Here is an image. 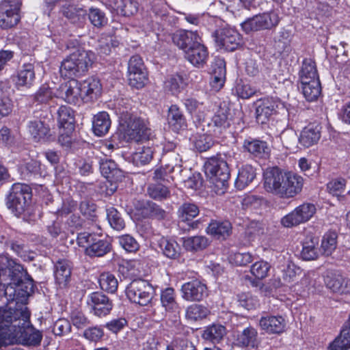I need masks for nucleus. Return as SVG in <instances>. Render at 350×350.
Segmentation results:
<instances>
[{
  "mask_svg": "<svg viewBox=\"0 0 350 350\" xmlns=\"http://www.w3.org/2000/svg\"><path fill=\"white\" fill-rule=\"evenodd\" d=\"M301 88L306 99L310 102L316 100L319 96L321 91L319 80L301 82Z\"/></svg>",
  "mask_w": 350,
  "mask_h": 350,
  "instance_id": "79ce46f5",
  "label": "nucleus"
},
{
  "mask_svg": "<svg viewBox=\"0 0 350 350\" xmlns=\"http://www.w3.org/2000/svg\"><path fill=\"white\" fill-rule=\"evenodd\" d=\"M280 21L278 12L271 10L247 18L241 23V27L246 33L271 29L279 24Z\"/></svg>",
  "mask_w": 350,
  "mask_h": 350,
  "instance_id": "6e6552de",
  "label": "nucleus"
},
{
  "mask_svg": "<svg viewBox=\"0 0 350 350\" xmlns=\"http://www.w3.org/2000/svg\"><path fill=\"white\" fill-rule=\"evenodd\" d=\"M187 111L198 122L203 121L206 116V107L202 102H199L193 98H187L183 100Z\"/></svg>",
  "mask_w": 350,
  "mask_h": 350,
  "instance_id": "cd10ccee",
  "label": "nucleus"
},
{
  "mask_svg": "<svg viewBox=\"0 0 350 350\" xmlns=\"http://www.w3.org/2000/svg\"><path fill=\"white\" fill-rule=\"evenodd\" d=\"M230 125V120L228 118V111L226 109L220 108L213 116L209 126L214 127L213 132L217 133H221L222 130L228 128Z\"/></svg>",
  "mask_w": 350,
  "mask_h": 350,
  "instance_id": "72a5a7b5",
  "label": "nucleus"
},
{
  "mask_svg": "<svg viewBox=\"0 0 350 350\" xmlns=\"http://www.w3.org/2000/svg\"><path fill=\"white\" fill-rule=\"evenodd\" d=\"M111 126V120L109 114L105 111L99 112L94 116L92 122L94 133L97 136L106 135Z\"/></svg>",
  "mask_w": 350,
  "mask_h": 350,
  "instance_id": "c756f323",
  "label": "nucleus"
},
{
  "mask_svg": "<svg viewBox=\"0 0 350 350\" xmlns=\"http://www.w3.org/2000/svg\"><path fill=\"white\" fill-rule=\"evenodd\" d=\"M146 71L142 58L137 55L132 56L128 63L127 73Z\"/></svg>",
  "mask_w": 350,
  "mask_h": 350,
  "instance_id": "774afa93",
  "label": "nucleus"
},
{
  "mask_svg": "<svg viewBox=\"0 0 350 350\" xmlns=\"http://www.w3.org/2000/svg\"><path fill=\"white\" fill-rule=\"evenodd\" d=\"M316 207L312 203H304L281 219V224L285 228H292L309 221L316 213Z\"/></svg>",
  "mask_w": 350,
  "mask_h": 350,
  "instance_id": "9d476101",
  "label": "nucleus"
},
{
  "mask_svg": "<svg viewBox=\"0 0 350 350\" xmlns=\"http://www.w3.org/2000/svg\"><path fill=\"white\" fill-rule=\"evenodd\" d=\"M213 36L216 45L228 51L236 50L241 43V36L234 29L224 27L214 31Z\"/></svg>",
  "mask_w": 350,
  "mask_h": 350,
  "instance_id": "f8f14e48",
  "label": "nucleus"
},
{
  "mask_svg": "<svg viewBox=\"0 0 350 350\" xmlns=\"http://www.w3.org/2000/svg\"><path fill=\"white\" fill-rule=\"evenodd\" d=\"M63 15L72 23H77L83 19L86 12L82 8H77L73 5H64L62 8Z\"/></svg>",
  "mask_w": 350,
  "mask_h": 350,
  "instance_id": "3c124183",
  "label": "nucleus"
},
{
  "mask_svg": "<svg viewBox=\"0 0 350 350\" xmlns=\"http://www.w3.org/2000/svg\"><path fill=\"white\" fill-rule=\"evenodd\" d=\"M347 181L342 178L333 179L327 184L328 192L338 198H344L341 193L345 191Z\"/></svg>",
  "mask_w": 350,
  "mask_h": 350,
  "instance_id": "13d9d810",
  "label": "nucleus"
},
{
  "mask_svg": "<svg viewBox=\"0 0 350 350\" xmlns=\"http://www.w3.org/2000/svg\"><path fill=\"white\" fill-rule=\"evenodd\" d=\"M30 312L25 306L0 308V347L21 344L39 346L42 333L30 323Z\"/></svg>",
  "mask_w": 350,
  "mask_h": 350,
  "instance_id": "f257e3e1",
  "label": "nucleus"
},
{
  "mask_svg": "<svg viewBox=\"0 0 350 350\" xmlns=\"http://www.w3.org/2000/svg\"><path fill=\"white\" fill-rule=\"evenodd\" d=\"M154 289L146 280L137 279L133 280L126 288L127 297L133 303L140 306H147L153 297Z\"/></svg>",
  "mask_w": 350,
  "mask_h": 350,
  "instance_id": "1a4fd4ad",
  "label": "nucleus"
},
{
  "mask_svg": "<svg viewBox=\"0 0 350 350\" xmlns=\"http://www.w3.org/2000/svg\"><path fill=\"white\" fill-rule=\"evenodd\" d=\"M265 190L282 198H293L304 185L301 176L291 172H284L278 167L267 168L263 174Z\"/></svg>",
  "mask_w": 350,
  "mask_h": 350,
  "instance_id": "f03ea898",
  "label": "nucleus"
},
{
  "mask_svg": "<svg viewBox=\"0 0 350 350\" xmlns=\"http://www.w3.org/2000/svg\"><path fill=\"white\" fill-rule=\"evenodd\" d=\"M184 19L189 23L194 25H204L205 21H214L216 18L209 16L208 14H184Z\"/></svg>",
  "mask_w": 350,
  "mask_h": 350,
  "instance_id": "e2e57ef3",
  "label": "nucleus"
},
{
  "mask_svg": "<svg viewBox=\"0 0 350 350\" xmlns=\"http://www.w3.org/2000/svg\"><path fill=\"white\" fill-rule=\"evenodd\" d=\"M20 0H3L0 3V27L8 29L20 21Z\"/></svg>",
  "mask_w": 350,
  "mask_h": 350,
  "instance_id": "9b49d317",
  "label": "nucleus"
},
{
  "mask_svg": "<svg viewBox=\"0 0 350 350\" xmlns=\"http://www.w3.org/2000/svg\"><path fill=\"white\" fill-rule=\"evenodd\" d=\"M232 226L228 221H213L208 225L207 232L217 239H226L231 232Z\"/></svg>",
  "mask_w": 350,
  "mask_h": 350,
  "instance_id": "c9c22d12",
  "label": "nucleus"
},
{
  "mask_svg": "<svg viewBox=\"0 0 350 350\" xmlns=\"http://www.w3.org/2000/svg\"><path fill=\"white\" fill-rule=\"evenodd\" d=\"M181 293L183 299L187 301H200L208 295L206 284L198 280L183 284Z\"/></svg>",
  "mask_w": 350,
  "mask_h": 350,
  "instance_id": "2eb2a0df",
  "label": "nucleus"
},
{
  "mask_svg": "<svg viewBox=\"0 0 350 350\" xmlns=\"http://www.w3.org/2000/svg\"><path fill=\"white\" fill-rule=\"evenodd\" d=\"M163 159L167 162L165 165L170 172H181L182 158L178 152L165 153Z\"/></svg>",
  "mask_w": 350,
  "mask_h": 350,
  "instance_id": "864d4df0",
  "label": "nucleus"
},
{
  "mask_svg": "<svg viewBox=\"0 0 350 350\" xmlns=\"http://www.w3.org/2000/svg\"><path fill=\"white\" fill-rule=\"evenodd\" d=\"M153 151L150 147H144L142 150L136 152L133 155V162L137 165L148 163L152 159Z\"/></svg>",
  "mask_w": 350,
  "mask_h": 350,
  "instance_id": "052dcab7",
  "label": "nucleus"
},
{
  "mask_svg": "<svg viewBox=\"0 0 350 350\" xmlns=\"http://www.w3.org/2000/svg\"><path fill=\"white\" fill-rule=\"evenodd\" d=\"M279 103L273 98L264 99L256 110V120L258 123L265 124L269 118L276 112Z\"/></svg>",
  "mask_w": 350,
  "mask_h": 350,
  "instance_id": "5701e85b",
  "label": "nucleus"
},
{
  "mask_svg": "<svg viewBox=\"0 0 350 350\" xmlns=\"http://www.w3.org/2000/svg\"><path fill=\"white\" fill-rule=\"evenodd\" d=\"M195 148L199 152H205L209 150L214 142L210 135L206 134H199L195 137L193 140Z\"/></svg>",
  "mask_w": 350,
  "mask_h": 350,
  "instance_id": "bf43d9fd",
  "label": "nucleus"
},
{
  "mask_svg": "<svg viewBox=\"0 0 350 350\" xmlns=\"http://www.w3.org/2000/svg\"><path fill=\"white\" fill-rule=\"evenodd\" d=\"M57 120L60 127L71 132L75 129V116L73 110L68 106H61L57 111Z\"/></svg>",
  "mask_w": 350,
  "mask_h": 350,
  "instance_id": "473e14b6",
  "label": "nucleus"
},
{
  "mask_svg": "<svg viewBox=\"0 0 350 350\" xmlns=\"http://www.w3.org/2000/svg\"><path fill=\"white\" fill-rule=\"evenodd\" d=\"M263 233L264 228L262 224L258 221H251L245 230V234L249 239H254Z\"/></svg>",
  "mask_w": 350,
  "mask_h": 350,
  "instance_id": "338daca9",
  "label": "nucleus"
},
{
  "mask_svg": "<svg viewBox=\"0 0 350 350\" xmlns=\"http://www.w3.org/2000/svg\"><path fill=\"white\" fill-rule=\"evenodd\" d=\"M259 343L258 332L252 326L247 327L238 332L235 338V345L241 348L256 349Z\"/></svg>",
  "mask_w": 350,
  "mask_h": 350,
  "instance_id": "f3484780",
  "label": "nucleus"
},
{
  "mask_svg": "<svg viewBox=\"0 0 350 350\" xmlns=\"http://www.w3.org/2000/svg\"><path fill=\"white\" fill-rule=\"evenodd\" d=\"M111 250V245L107 240L96 237L90 246L85 250V254L90 257H102Z\"/></svg>",
  "mask_w": 350,
  "mask_h": 350,
  "instance_id": "2f4dec72",
  "label": "nucleus"
},
{
  "mask_svg": "<svg viewBox=\"0 0 350 350\" xmlns=\"http://www.w3.org/2000/svg\"><path fill=\"white\" fill-rule=\"evenodd\" d=\"M107 218L111 228L116 230H121L125 227L120 213L113 207L107 209Z\"/></svg>",
  "mask_w": 350,
  "mask_h": 350,
  "instance_id": "603ef678",
  "label": "nucleus"
},
{
  "mask_svg": "<svg viewBox=\"0 0 350 350\" xmlns=\"http://www.w3.org/2000/svg\"><path fill=\"white\" fill-rule=\"evenodd\" d=\"M259 325L267 334H281L285 330L286 321L282 316H265L260 318Z\"/></svg>",
  "mask_w": 350,
  "mask_h": 350,
  "instance_id": "a211bd4d",
  "label": "nucleus"
},
{
  "mask_svg": "<svg viewBox=\"0 0 350 350\" xmlns=\"http://www.w3.org/2000/svg\"><path fill=\"white\" fill-rule=\"evenodd\" d=\"M183 244L185 250L198 252L204 250L209 245V241L204 236H193L183 238Z\"/></svg>",
  "mask_w": 350,
  "mask_h": 350,
  "instance_id": "ea45409f",
  "label": "nucleus"
},
{
  "mask_svg": "<svg viewBox=\"0 0 350 350\" xmlns=\"http://www.w3.org/2000/svg\"><path fill=\"white\" fill-rule=\"evenodd\" d=\"M94 59L95 55L92 51L77 49L62 62L60 74L62 77L71 79L81 77L88 71Z\"/></svg>",
  "mask_w": 350,
  "mask_h": 350,
  "instance_id": "20e7f679",
  "label": "nucleus"
},
{
  "mask_svg": "<svg viewBox=\"0 0 350 350\" xmlns=\"http://www.w3.org/2000/svg\"><path fill=\"white\" fill-rule=\"evenodd\" d=\"M337 245V234L335 232L325 233L322 239L321 250L325 256H329L336 250Z\"/></svg>",
  "mask_w": 350,
  "mask_h": 350,
  "instance_id": "49530a36",
  "label": "nucleus"
},
{
  "mask_svg": "<svg viewBox=\"0 0 350 350\" xmlns=\"http://www.w3.org/2000/svg\"><path fill=\"white\" fill-rule=\"evenodd\" d=\"M168 120L171 127L175 131L185 129L187 127L186 119L176 105H172L169 108Z\"/></svg>",
  "mask_w": 350,
  "mask_h": 350,
  "instance_id": "7c9ffc66",
  "label": "nucleus"
},
{
  "mask_svg": "<svg viewBox=\"0 0 350 350\" xmlns=\"http://www.w3.org/2000/svg\"><path fill=\"white\" fill-rule=\"evenodd\" d=\"M100 288L108 293H113L117 291L118 282L117 278L110 273H103L100 275Z\"/></svg>",
  "mask_w": 350,
  "mask_h": 350,
  "instance_id": "09e8293b",
  "label": "nucleus"
},
{
  "mask_svg": "<svg viewBox=\"0 0 350 350\" xmlns=\"http://www.w3.org/2000/svg\"><path fill=\"white\" fill-rule=\"evenodd\" d=\"M100 170L102 175L109 181H119L123 178V172L117 167L116 163L111 159H100Z\"/></svg>",
  "mask_w": 350,
  "mask_h": 350,
  "instance_id": "393cba45",
  "label": "nucleus"
},
{
  "mask_svg": "<svg viewBox=\"0 0 350 350\" xmlns=\"http://www.w3.org/2000/svg\"><path fill=\"white\" fill-rule=\"evenodd\" d=\"M88 15L91 24L95 27L102 28L107 24L108 19L105 14L97 8H90Z\"/></svg>",
  "mask_w": 350,
  "mask_h": 350,
  "instance_id": "8fccbe9b",
  "label": "nucleus"
},
{
  "mask_svg": "<svg viewBox=\"0 0 350 350\" xmlns=\"http://www.w3.org/2000/svg\"><path fill=\"white\" fill-rule=\"evenodd\" d=\"M120 113V130L126 141L137 142L150 139L151 129L147 121L137 116L130 118L126 111H121Z\"/></svg>",
  "mask_w": 350,
  "mask_h": 350,
  "instance_id": "39448f33",
  "label": "nucleus"
},
{
  "mask_svg": "<svg viewBox=\"0 0 350 350\" xmlns=\"http://www.w3.org/2000/svg\"><path fill=\"white\" fill-rule=\"evenodd\" d=\"M270 268L271 265L268 262L260 260L252 265L250 271L257 279H263L267 276Z\"/></svg>",
  "mask_w": 350,
  "mask_h": 350,
  "instance_id": "4d7b16f0",
  "label": "nucleus"
},
{
  "mask_svg": "<svg viewBox=\"0 0 350 350\" xmlns=\"http://www.w3.org/2000/svg\"><path fill=\"white\" fill-rule=\"evenodd\" d=\"M31 198V189L25 184L15 183L7 198V206L13 213L21 214Z\"/></svg>",
  "mask_w": 350,
  "mask_h": 350,
  "instance_id": "0eeeda50",
  "label": "nucleus"
},
{
  "mask_svg": "<svg viewBox=\"0 0 350 350\" xmlns=\"http://www.w3.org/2000/svg\"><path fill=\"white\" fill-rule=\"evenodd\" d=\"M210 314L208 308L201 304H192L187 307L185 312L186 318L191 321L205 319Z\"/></svg>",
  "mask_w": 350,
  "mask_h": 350,
  "instance_id": "a18cd8bd",
  "label": "nucleus"
},
{
  "mask_svg": "<svg viewBox=\"0 0 350 350\" xmlns=\"http://www.w3.org/2000/svg\"><path fill=\"white\" fill-rule=\"evenodd\" d=\"M204 172L218 189L226 188L230 178V170L227 161L221 154L206 159L204 164Z\"/></svg>",
  "mask_w": 350,
  "mask_h": 350,
  "instance_id": "423d86ee",
  "label": "nucleus"
},
{
  "mask_svg": "<svg viewBox=\"0 0 350 350\" xmlns=\"http://www.w3.org/2000/svg\"><path fill=\"white\" fill-rule=\"evenodd\" d=\"M138 204L136 205V208L142 209V213L146 215H150L158 219H162L166 215L165 211L155 203L146 201L138 202Z\"/></svg>",
  "mask_w": 350,
  "mask_h": 350,
  "instance_id": "c03bdc74",
  "label": "nucleus"
},
{
  "mask_svg": "<svg viewBox=\"0 0 350 350\" xmlns=\"http://www.w3.org/2000/svg\"><path fill=\"white\" fill-rule=\"evenodd\" d=\"M299 79L301 82L305 83L307 81L319 80L315 63L311 59L304 60L299 72Z\"/></svg>",
  "mask_w": 350,
  "mask_h": 350,
  "instance_id": "58836bf2",
  "label": "nucleus"
},
{
  "mask_svg": "<svg viewBox=\"0 0 350 350\" xmlns=\"http://www.w3.org/2000/svg\"><path fill=\"white\" fill-rule=\"evenodd\" d=\"M71 275V267L70 262L65 259L57 261L55 265L54 276L56 283L60 288L67 286Z\"/></svg>",
  "mask_w": 350,
  "mask_h": 350,
  "instance_id": "b1692460",
  "label": "nucleus"
},
{
  "mask_svg": "<svg viewBox=\"0 0 350 350\" xmlns=\"http://www.w3.org/2000/svg\"><path fill=\"white\" fill-rule=\"evenodd\" d=\"M297 139L295 132L289 129L283 131L280 135V139L284 147L289 150L295 146Z\"/></svg>",
  "mask_w": 350,
  "mask_h": 350,
  "instance_id": "69168bd1",
  "label": "nucleus"
},
{
  "mask_svg": "<svg viewBox=\"0 0 350 350\" xmlns=\"http://www.w3.org/2000/svg\"><path fill=\"white\" fill-rule=\"evenodd\" d=\"M27 129L29 135L37 142L45 139L50 131L49 125L38 119L29 120Z\"/></svg>",
  "mask_w": 350,
  "mask_h": 350,
  "instance_id": "a878e982",
  "label": "nucleus"
},
{
  "mask_svg": "<svg viewBox=\"0 0 350 350\" xmlns=\"http://www.w3.org/2000/svg\"><path fill=\"white\" fill-rule=\"evenodd\" d=\"M200 213L198 206L193 204L186 202L183 203L178 210V217L180 221L188 222L196 217Z\"/></svg>",
  "mask_w": 350,
  "mask_h": 350,
  "instance_id": "37998d69",
  "label": "nucleus"
},
{
  "mask_svg": "<svg viewBox=\"0 0 350 350\" xmlns=\"http://www.w3.org/2000/svg\"><path fill=\"white\" fill-rule=\"evenodd\" d=\"M4 260L8 262L10 282L14 284V286L21 284L24 279L29 276L21 265L15 263L14 261H8L6 258L0 257V261H3ZM2 269L3 267L0 266V271Z\"/></svg>",
  "mask_w": 350,
  "mask_h": 350,
  "instance_id": "c85d7f7f",
  "label": "nucleus"
},
{
  "mask_svg": "<svg viewBox=\"0 0 350 350\" xmlns=\"http://www.w3.org/2000/svg\"><path fill=\"white\" fill-rule=\"evenodd\" d=\"M129 83L137 89L144 87L148 81L147 71L127 73Z\"/></svg>",
  "mask_w": 350,
  "mask_h": 350,
  "instance_id": "5fc2aeb1",
  "label": "nucleus"
},
{
  "mask_svg": "<svg viewBox=\"0 0 350 350\" xmlns=\"http://www.w3.org/2000/svg\"><path fill=\"white\" fill-rule=\"evenodd\" d=\"M226 334V327L221 324H212L205 327L202 338L212 343H219Z\"/></svg>",
  "mask_w": 350,
  "mask_h": 350,
  "instance_id": "f704fd0d",
  "label": "nucleus"
},
{
  "mask_svg": "<svg viewBox=\"0 0 350 350\" xmlns=\"http://www.w3.org/2000/svg\"><path fill=\"white\" fill-rule=\"evenodd\" d=\"M148 193L152 198L159 200L166 199L170 196L168 188L161 184H152L149 185Z\"/></svg>",
  "mask_w": 350,
  "mask_h": 350,
  "instance_id": "6e6d98bb",
  "label": "nucleus"
},
{
  "mask_svg": "<svg viewBox=\"0 0 350 350\" xmlns=\"http://www.w3.org/2000/svg\"><path fill=\"white\" fill-rule=\"evenodd\" d=\"M172 40L184 52L185 59L196 67H202L208 57L207 47L197 31L179 30L172 36Z\"/></svg>",
  "mask_w": 350,
  "mask_h": 350,
  "instance_id": "7ed1b4c3",
  "label": "nucleus"
},
{
  "mask_svg": "<svg viewBox=\"0 0 350 350\" xmlns=\"http://www.w3.org/2000/svg\"><path fill=\"white\" fill-rule=\"evenodd\" d=\"M318 239L314 237H307L303 243L301 252V258L305 260H313L318 258L319 252L317 247Z\"/></svg>",
  "mask_w": 350,
  "mask_h": 350,
  "instance_id": "a19ab883",
  "label": "nucleus"
},
{
  "mask_svg": "<svg viewBox=\"0 0 350 350\" xmlns=\"http://www.w3.org/2000/svg\"><path fill=\"white\" fill-rule=\"evenodd\" d=\"M321 138V127L316 124H309L301 131L298 137L299 142L305 148H309L317 144Z\"/></svg>",
  "mask_w": 350,
  "mask_h": 350,
  "instance_id": "6ab92c4d",
  "label": "nucleus"
},
{
  "mask_svg": "<svg viewBox=\"0 0 350 350\" xmlns=\"http://www.w3.org/2000/svg\"><path fill=\"white\" fill-rule=\"evenodd\" d=\"M87 304L94 315L103 317L109 314L113 308L112 301L102 292H93L88 295Z\"/></svg>",
  "mask_w": 350,
  "mask_h": 350,
  "instance_id": "ddd939ff",
  "label": "nucleus"
},
{
  "mask_svg": "<svg viewBox=\"0 0 350 350\" xmlns=\"http://www.w3.org/2000/svg\"><path fill=\"white\" fill-rule=\"evenodd\" d=\"M161 306L165 311L176 312L178 310V304L176 300L175 291L173 288L168 287L161 291L160 295Z\"/></svg>",
  "mask_w": 350,
  "mask_h": 350,
  "instance_id": "4c0bfd02",
  "label": "nucleus"
},
{
  "mask_svg": "<svg viewBox=\"0 0 350 350\" xmlns=\"http://www.w3.org/2000/svg\"><path fill=\"white\" fill-rule=\"evenodd\" d=\"M226 64L223 59L216 62L213 66L210 84L213 90L219 91L224 85L226 79Z\"/></svg>",
  "mask_w": 350,
  "mask_h": 350,
  "instance_id": "bb28decb",
  "label": "nucleus"
},
{
  "mask_svg": "<svg viewBox=\"0 0 350 350\" xmlns=\"http://www.w3.org/2000/svg\"><path fill=\"white\" fill-rule=\"evenodd\" d=\"M255 177V169L250 165H245L239 171L237 178L235 181V186L239 189H243L253 181Z\"/></svg>",
  "mask_w": 350,
  "mask_h": 350,
  "instance_id": "e433bc0d",
  "label": "nucleus"
},
{
  "mask_svg": "<svg viewBox=\"0 0 350 350\" xmlns=\"http://www.w3.org/2000/svg\"><path fill=\"white\" fill-rule=\"evenodd\" d=\"M83 102L96 99L101 94L102 85L100 81L95 78H88L80 83Z\"/></svg>",
  "mask_w": 350,
  "mask_h": 350,
  "instance_id": "412c9836",
  "label": "nucleus"
},
{
  "mask_svg": "<svg viewBox=\"0 0 350 350\" xmlns=\"http://www.w3.org/2000/svg\"><path fill=\"white\" fill-rule=\"evenodd\" d=\"M159 246L163 254L169 258L175 259L180 255V246L176 241L162 239Z\"/></svg>",
  "mask_w": 350,
  "mask_h": 350,
  "instance_id": "de8ad7c7",
  "label": "nucleus"
},
{
  "mask_svg": "<svg viewBox=\"0 0 350 350\" xmlns=\"http://www.w3.org/2000/svg\"><path fill=\"white\" fill-rule=\"evenodd\" d=\"M16 287L18 288V295L21 298L27 299L33 292V280L28 276L21 284H16Z\"/></svg>",
  "mask_w": 350,
  "mask_h": 350,
  "instance_id": "0e129e2a",
  "label": "nucleus"
},
{
  "mask_svg": "<svg viewBox=\"0 0 350 350\" xmlns=\"http://www.w3.org/2000/svg\"><path fill=\"white\" fill-rule=\"evenodd\" d=\"M80 82L71 79L62 84L58 90V96L66 103L77 105L83 102Z\"/></svg>",
  "mask_w": 350,
  "mask_h": 350,
  "instance_id": "4468645a",
  "label": "nucleus"
},
{
  "mask_svg": "<svg viewBox=\"0 0 350 350\" xmlns=\"http://www.w3.org/2000/svg\"><path fill=\"white\" fill-rule=\"evenodd\" d=\"M120 245L129 252H135L139 249L137 241L129 234H124L118 237Z\"/></svg>",
  "mask_w": 350,
  "mask_h": 350,
  "instance_id": "680f3d73",
  "label": "nucleus"
},
{
  "mask_svg": "<svg viewBox=\"0 0 350 350\" xmlns=\"http://www.w3.org/2000/svg\"><path fill=\"white\" fill-rule=\"evenodd\" d=\"M34 80V66L31 64H24L14 79L18 89L29 88L33 85Z\"/></svg>",
  "mask_w": 350,
  "mask_h": 350,
  "instance_id": "4be33fe9",
  "label": "nucleus"
},
{
  "mask_svg": "<svg viewBox=\"0 0 350 350\" xmlns=\"http://www.w3.org/2000/svg\"><path fill=\"white\" fill-rule=\"evenodd\" d=\"M244 151L258 158H267L270 153V148L265 141L256 139H247L243 142Z\"/></svg>",
  "mask_w": 350,
  "mask_h": 350,
  "instance_id": "aec40b11",
  "label": "nucleus"
},
{
  "mask_svg": "<svg viewBox=\"0 0 350 350\" xmlns=\"http://www.w3.org/2000/svg\"><path fill=\"white\" fill-rule=\"evenodd\" d=\"M326 286L334 293L348 294L350 293V279L338 272H329L325 278Z\"/></svg>",
  "mask_w": 350,
  "mask_h": 350,
  "instance_id": "dca6fc26",
  "label": "nucleus"
}]
</instances>
